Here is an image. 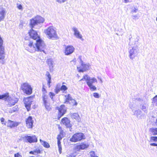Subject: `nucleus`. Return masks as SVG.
<instances>
[{
  "instance_id": "nucleus-1",
  "label": "nucleus",
  "mask_w": 157,
  "mask_h": 157,
  "mask_svg": "<svg viewBox=\"0 0 157 157\" xmlns=\"http://www.w3.org/2000/svg\"><path fill=\"white\" fill-rule=\"evenodd\" d=\"M30 37L35 42L30 41L28 45V50L31 53L36 51H43L44 52L43 49L45 48V44L44 42L39 37L36 31L32 29L29 32Z\"/></svg>"
},
{
  "instance_id": "nucleus-2",
  "label": "nucleus",
  "mask_w": 157,
  "mask_h": 157,
  "mask_svg": "<svg viewBox=\"0 0 157 157\" xmlns=\"http://www.w3.org/2000/svg\"><path fill=\"white\" fill-rule=\"evenodd\" d=\"M46 34L49 39H56L57 37L55 28L53 26H50L45 30Z\"/></svg>"
},
{
  "instance_id": "nucleus-3",
  "label": "nucleus",
  "mask_w": 157,
  "mask_h": 157,
  "mask_svg": "<svg viewBox=\"0 0 157 157\" xmlns=\"http://www.w3.org/2000/svg\"><path fill=\"white\" fill-rule=\"evenodd\" d=\"M79 59L80 60L79 63L81 66L79 67H77V70L79 72H83L86 71L89 69L90 65L88 63L85 64L82 61L81 59V56H79Z\"/></svg>"
},
{
  "instance_id": "nucleus-4",
  "label": "nucleus",
  "mask_w": 157,
  "mask_h": 157,
  "mask_svg": "<svg viewBox=\"0 0 157 157\" xmlns=\"http://www.w3.org/2000/svg\"><path fill=\"white\" fill-rule=\"evenodd\" d=\"M129 57L132 60L136 56L139 52V49L137 47H130L128 49Z\"/></svg>"
},
{
  "instance_id": "nucleus-5",
  "label": "nucleus",
  "mask_w": 157,
  "mask_h": 157,
  "mask_svg": "<svg viewBox=\"0 0 157 157\" xmlns=\"http://www.w3.org/2000/svg\"><path fill=\"white\" fill-rule=\"evenodd\" d=\"M0 99L5 100L8 101L11 105H14L17 101V99L14 98V99H13V98L10 97L8 93L2 95H0Z\"/></svg>"
},
{
  "instance_id": "nucleus-6",
  "label": "nucleus",
  "mask_w": 157,
  "mask_h": 157,
  "mask_svg": "<svg viewBox=\"0 0 157 157\" xmlns=\"http://www.w3.org/2000/svg\"><path fill=\"white\" fill-rule=\"evenodd\" d=\"M44 19L40 16H37L35 18H33L30 20L31 28H33L34 26L38 24L44 22Z\"/></svg>"
},
{
  "instance_id": "nucleus-7",
  "label": "nucleus",
  "mask_w": 157,
  "mask_h": 157,
  "mask_svg": "<svg viewBox=\"0 0 157 157\" xmlns=\"http://www.w3.org/2000/svg\"><path fill=\"white\" fill-rule=\"evenodd\" d=\"M84 139V135L82 133H78L74 134L70 139L72 142H76Z\"/></svg>"
},
{
  "instance_id": "nucleus-8",
  "label": "nucleus",
  "mask_w": 157,
  "mask_h": 157,
  "mask_svg": "<svg viewBox=\"0 0 157 157\" xmlns=\"http://www.w3.org/2000/svg\"><path fill=\"white\" fill-rule=\"evenodd\" d=\"M21 88L23 92L27 94L30 95L32 92V89L31 86L28 83H23L21 85Z\"/></svg>"
},
{
  "instance_id": "nucleus-9",
  "label": "nucleus",
  "mask_w": 157,
  "mask_h": 157,
  "mask_svg": "<svg viewBox=\"0 0 157 157\" xmlns=\"http://www.w3.org/2000/svg\"><path fill=\"white\" fill-rule=\"evenodd\" d=\"M24 141L25 142H29L30 143L36 142H37V139L35 135L29 136H25L22 137Z\"/></svg>"
},
{
  "instance_id": "nucleus-10",
  "label": "nucleus",
  "mask_w": 157,
  "mask_h": 157,
  "mask_svg": "<svg viewBox=\"0 0 157 157\" xmlns=\"http://www.w3.org/2000/svg\"><path fill=\"white\" fill-rule=\"evenodd\" d=\"M95 82L97 83V80L95 78H91L90 80L87 82V84L89 87L91 91H95L97 90V88L93 85Z\"/></svg>"
},
{
  "instance_id": "nucleus-11",
  "label": "nucleus",
  "mask_w": 157,
  "mask_h": 157,
  "mask_svg": "<svg viewBox=\"0 0 157 157\" xmlns=\"http://www.w3.org/2000/svg\"><path fill=\"white\" fill-rule=\"evenodd\" d=\"M33 98L30 97L28 98H25L24 100V103L25 107L26 108L27 111H29L30 109V106L33 101Z\"/></svg>"
},
{
  "instance_id": "nucleus-12",
  "label": "nucleus",
  "mask_w": 157,
  "mask_h": 157,
  "mask_svg": "<svg viewBox=\"0 0 157 157\" xmlns=\"http://www.w3.org/2000/svg\"><path fill=\"white\" fill-rule=\"evenodd\" d=\"M72 29L74 32V35L76 38L80 39L82 41L83 40L82 35L80 34V32L76 28L73 27L72 28Z\"/></svg>"
},
{
  "instance_id": "nucleus-13",
  "label": "nucleus",
  "mask_w": 157,
  "mask_h": 157,
  "mask_svg": "<svg viewBox=\"0 0 157 157\" xmlns=\"http://www.w3.org/2000/svg\"><path fill=\"white\" fill-rule=\"evenodd\" d=\"M33 121V118L32 117H29L26 120V126L28 128H32Z\"/></svg>"
},
{
  "instance_id": "nucleus-14",
  "label": "nucleus",
  "mask_w": 157,
  "mask_h": 157,
  "mask_svg": "<svg viewBox=\"0 0 157 157\" xmlns=\"http://www.w3.org/2000/svg\"><path fill=\"white\" fill-rule=\"evenodd\" d=\"M133 112V115L138 119H142L144 118V115L142 113V112L140 110H136Z\"/></svg>"
},
{
  "instance_id": "nucleus-15",
  "label": "nucleus",
  "mask_w": 157,
  "mask_h": 157,
  "mask_svg": "<svg viewBox=\"0 0 157 157\" xmlns=\"http://www.w3.org/2000/svg\"><path fill=\"white\" fill-rule=\"evenodd\" d=\"M7 126L10 128L17 126L20 124V123L17 122H15L10 120H8L6 122Z\"/></svg>"
},
{
  "instance_id": "nucleus-16",
  "label": "nucleus",
  "mask_w": 157,
  "mask_h": 157,
  "mask_svg": "<svg viewBox=\"0 0 157 157\" xmlns=\"http://www.w3.org/2000/svg\"><path fill=\"white\" fill-rule=\"evenodd\" d=\"M57 109L59 110L58 116H60V117L63 116L66 112V109L64 105H61L59 107H57Z\"/></svg>"
},
{
  "instance_id": "nucleus-17",
  "label": "nucleus",
  "mask_w": 157,
  "mask_h": 157,
  "mask_svg": "<svg viewBox=\"0 0 157 157\" xmlns=\"http://www.w3.org/2000/svg\"><path fill=\"white\" fill-rule=\"evenodd\" d=\"M75 48L71 45L67 46L65 48V55H68L72 54L74 51Z\"/></svg>"
},
{
  "instance_id": "nucleus-18",
  "label": "nucleus",
  "mask_w": 157,
  "mask_h": 157,
  "mask_svg": "<svg viewBox=\"0 0 157 157\" xmlns=\"http://www.w3.org/2000/svg\"><path fill=\"white\" fill-rule=\"evenodd\" d=\"M61 122L67 127L70 128L71 127V124L70 123V121L66 117L63 118L62 119Z\"/></svg>"
},
{
  "instance_id": "nucleus-19",
  "label": "nucleus",
  "mask_w": 157,
  "mask_h": 157,
  "mask_svg": "<svg viewBox=\"0 0 157 157\" xmlns=\"http://www.w3.org/2000/svg\"><path fill=\"white\" fill-rule=\"evenodd\" d=\"M89 145L87 144L82 143L80 144L77 145L76 147V150L79 151L80 150L84 149L89 147Z\"/></svg>"
},
{
  "instance_id": "nucleus-20",
  "label": "nucleus",
  "mask_w": 157,
  "mask_h": 157,
  "mask_svg": "<svg viewBox=\"0 0 157 157\" xmlns=\"http://www.w3.org/2000/svg\"><path fill=\"white\" fill-rule=\"evenodd\" d=\"M6 14L5 9L3 8H0V21L3 20L5 18Z\"/></svg>"
},
{
  "instance_id": "nucleus-21",
  "label": "nucleus",
  "mask_w": 157,
  "mask_h": 157,
  "mask_svg": "<svg viewBox=\"0 0 157 157\" xmlns=\"http://www.w3.org/2000/svg\"><path fill=\"white\" fill-rule=\"evenodd\" d=\"M140 107L144 113H147V112L148 105L146 103L141 104Z\"/></svg>"
},
{
  "instance_id": "nucleus-22",
  "label": "nucleus",
  "mask_w": 157,
  "mask_h": 157,
  "mask_svg": "<svg viewBox=\"0 0 157 157\" xmlns=\"http://www.w3.org/2000/svg\"><path fill=\"white\" fill-rule=\"evenodd\" d=\"M46 75H47L48 77V78L47 79V82H48V85L49 86V87H50V84L51 83V76L49 73L48 72H46Z\"/></svg>"
},
{
  "instance_id": "nucleus-23",
  "label": "nucleus",
  "mask_w": 157,
  "mask_h": 157,
  "mask_svg": "<svg viewBox=\"0 0 157 157\" xmlns=\"http://www.w3.org/2000/svg\"><path fill=\"white\" fill-rule=\"evenodd\" d=\"M53 61L52 59H47V63L50 68H52L53 67Z\"/></svg>"
},
{
  "instance_id": "nucleus-24",
  "label": "nucleus",
  "mask_w": 157,
  "mask_h": 157,
  "mask_svg": "<svg viewBox=\"0 0 157 157\" xmlns=\"http://www.w3.org/2000/svg\"><path fill=\"white\" fill-rule=\"evenodd\" d=\"M40 141L41 144L44 147L46 148H48L49 147V145L47 142L42 140L41 139H40Z\"/></svg>"
},
{
  "instance_id": "nucleus-25",
  "label": "nucleus",
  "mask_w": 157,
  "mask_h": 157,
  "mask_svg": "<svg viewBox=\"0 0 157 157\" xmlns=\"http://www.w3.org/2000/svg\"><path fill=\"white\" fill-rule=\"evenodd\" d=\"M91 78L87 75H86L83 76V78L81 79L80 81H82L84 80L87 82L89 81Z\"/></svg>"
},
{
  "instance_id": "nucleus-26",
  "label": "nucleus",
  "mask_w": 157,
  "mask_h": 157,
  "mask_svg": "<svg viewBox=\"0 0 157 157\" xmlns=\"http://www.w3.org/2000/svg\"><path fill=\"white\" fill-rule=\"evenodd\" d=\"M40 150L38 149L33 151H31L29 152V153L30 154H33L34 155H37V154L40 153Z\"/></svg>"
},
{
  "instance_id": "nucleus-27",
  "label": "nucleus",
  "mask_w": 157,
  "mask_h": 157,
  "mask_svg": "<svg viewBox=\"0 0 157 157\" xmlns=\"http://www.w3.org/2000/svg\"><path fill=\"white\" fill-rule=\"evenodd\" d=\"M65 97L66 98V100L65 101V103L69 102V101H71L72 99V98L71 97L70 95L69 94H68L67 95H65Z\"/></svg>"
},
{
  "instance_id": "nucleus-28",
  "label": "nucleus",
  "mask_w": 157,
  "mask_h": 157,
  "mask_svg": "<svg viewBox=\"0 0 157 157\" xmlns=\"http://www.w3.org/2000/svg\"><path fill=\"white\" fill-rule=\"evenodd\" d=\"M153 135H157V128H152L150 129Z\"/></svg>"
},
{
  "instance_id": "nucleus-29",
  "label": "nucleus",
  "mask_w": 157,
  "mask_h": 157,
  "mask_svg": "<svg viewBox=\"0 0 157 157\" xmlns=\"http://www.w3.org/2000/svg\"><path fill=\"white\" fill-rule=\"evenodd\" d=\"M4 54V48L2 44L0 46V56H2V55Z\"/></svg>"
},
{
  "instance_id": "nucleus-30",
  "label": "nucleus",
  "mask_w": 157,
  "mask_h": 157,
  "mask_svg": "<svg viewBox=\"0 0 157 157\" xmlns=\"http://www.w3.org/2000/svg\"><path fill=\"white\" fill-rule=\"evenodd\" d=\"M71 117L72 118L77 119L79 117V116L78 113H74L71 114Z\"/></svg>"
},
{
  "instance_id": "nucleus-31",
  "label": "nucleus",
  "mask_w": 157,
  "mask_h": 157,
  "mask_svg": "<svg viewBox=\"0 0 157 157\" xmlns=\"http://www.w3.org/2000/svg\"><path fill=\"white\" fill-rule=\"evenodd\" d=\"M42 97L43 98V101H44V103L46 102L47 101V100L48 98V96L44 94L42 96Z\"/></svg>"
},
{
  "instance_id": "nucleus-32",
  "label": "nucleus",
  "mask_w": 157,
  "mask_h": 157,
  "mask_svg": "<svg viewBox=\"0 0 157 157\" xmlns=\"http://www.w3.org/2000/svg\"><path fill=\"white\" fill-rule=\"evenodd\" d=\"M44 103L46 109L48 111L50 110L51 108L49 107V104L47 102Z\"/></svg>"
},
{
  "instance_id": "nucleus-33",
  "label": "nucleus",
  "mask_w": 157,
  "mask_h": 157,
  "mask_svg": "<svg viewBox=\"0 0 157 157\" xmlns=\"http://www.w3.org/2000/svg\"><path fill=\"white\" fill-rule=\"evenodd\" d=\"M89 153L91 157H98V156L95 155L94 151H91Z\"/></svg>"
},
{
  "instance_id": "nucleus-34",
  "label": "nucleus",
  "mask_w": 157,
  "mask_h": 157,
  "mask_svg": "<svg viewBox=\"0 0 157 157\" xmlns=\"http://www.w3.org/2000/svg\"><path fill=\"white\" fill-rule=\"evenodd\" d=\"M60 88L61 90L63 91H65L67 89V87L64 85H62Z\"/></svg>"
},
{
  "instance_id": "nucleus-35",
  "label": "nucleus",
  "mask_w": 157,
  "mask_h": 157,
  "mask_svg": "<svg viewBox=\"0 0 157 157\" xmlns=\"http://www.w3.org/2000/svg\"><path fill=\"white\" fill-rule=\"evenodd\" d=\"M71 102H70V103L71 104L72 103V105H77V103L75 101V100L74 99H72V100L71 101Z\"/></svg>"
},
{
  "instance_id": "nucleus-36",
  "label": "nucleus",
  "mask_w": 157,
  "mask_h": 157,
  "mask_svg": "<svg viewBox=\"0 0 157 157\" xmlns=\"http://www.w3.org/2000/svg\"><path fill=\"white\" fill-rule=\"evenodd\" d=\"M49 95L50 96V98L52 100H54V99L53 98V97L55 95V94H54V93L51 92H50L49 93Z\"/></svg>"
},
{
  "instance_id": "nucleus-37",
  "label": "nucleus",
  "mask_w": 157,
  "mask_h": 157,
  "mask_svg": "<svg viewBox=\"0 0 157 157\" xmlns=\"http://www.w3.org/2000/svg\"><path fill=\"white\" fill-rule=\"evenodd\" d=\"M129 107L130 109H131L133 111L134 109V105L132 103H130L129 105Z\"/></svg>"
},
{
  "instance_id": "nucleus-38",
  "label": "nucleus",
  "mask_w": 157,
  "mask_h": 157,
  "mask_svg": "<svg viewBox=\"0 0 157 157\" xmlns=\"http://www.w3.org/2000/svg\"><path fill=\"white\" fill-rule=\"evenodd\" d=\"M93 96L95 98H100L99 94L97 93H94L93 94Z\"/></svg>"
},
{
  "instance_id": "nucleus-39",
  "label": "nucleus",
  "mask_w": 157,
  "mask_h": 157,
  "mask_svg": "<svg viewBox=\"0 0 157 157\" xmlns=\"http://www.w3.org/2000/svg\"><path fill=\"white\" fill-rule=\"evenodd\" d=\"M0 120L2 124H4L5 125H6L7 122L4 121L5 119L3 118H2Z\"/></svg>"
},
{
  "instance_id": "nucleus-40",
  "label": "nucleus",
  "mask_w": 157,
  "mask_h": 157,
  "mask_svg": "<svg viewBox=\"0 0 157 157\" xmlns=\"http://www.w3.org/2000/svg\"><path fill=\"white\" fill-rule=\"evenodd\" d=\"M67 0H56V1L59 3H64Z\"/></svg>"
},
{
  "instance_id": "nucleus-41",
  "label": "nucleus",
  "mask_w": 157,
  "mask_h": 157,
  "mask_svg": "<svg viewBox=\"0 0 157 157\" xmlns=\"http://www.w3.org/2000/svg\"><path fill=\"white\" fill-rule=\"evenodd\" d=\"M76 156L75 154L72 153L70 154H68L67 155V157H75Z\"/></svg>"
},
{
  "instance_id": "nucleus-42",
  "label": "nucleus",
  "mask_w": 157,
  "mask_h": 157,
  "mask_svg": "<svg viewBox=\"0 0 157 157\" xmlns=\"http://www.w3.org/2000/svg\"><path fill=\"white\" fill-rule=\"evenodd\" d=\"M153 101L154 102L157 104V95L153 98Z\"/></svg>"
},
{
  "instance_id": "nucleus-43",
  "label": "nucleus",
  "mask_w": 157,
  "mask_h": 157,
  "mask_svg": "<svg viewBox=\"0 0 157 157\" xmlns=\"http://www.w3.org/2000/svg\"><path fill=\"white\" fill-rule=\"evenodd\" d=\"M17 8L19 9L20 10H22L23 9V8L22 5L21 4H17Z\"/></svg>"
},
{
  "instance_id": "nucleus-44",
  "label": "nucleus",
  "mask_w": 157,
  "mask_h": 157,
  "mask_svg": "<svg viewBox=\"0 0 157 157\" xmlns=\"http://www.w3.org/2000/svg\"><path fill=\"white\" fill-rule=\"evenodd\" d=\"M138 10L136 9L135 7H134L133 9H132L131 11V13H136L137 11Z\"/></svg>"
},
{
  "instance_id": "nucleus-45",
  "label": "nucleus",
  "mask_w": 157,
  "mask_h": 157,
  "mask_svg": "<svg viewBox=\"0 0 157 157\" xmlns=\"http://www.w3.org/2000/svg\"><path fill=\"white\" fill-rule=\"evenodd\" d=\"M62 135H58L57 137V140H61L63 136H61Z\"/></svg>"
},
{
  "instance_id": "nucleus-46",
  "label": "nucleus",
  "mask_w": 157,
  "mask_h": 157,
  "mask_svg": "<svg viewBox=\"0 0 157 157\" xmlns=\"http://www.w3.org/2000/svg\"><path fill=\"white\" fill-rule=\"evenodd\" d=\"M59 132H60L59 135H62V136H63V131L62 130L61 128L59 127Z\"/></svg>"
},
{
  "instance_id": "nucleus-47",
  "label": "nucleus",
  "mask_w": 157,
  "mask_h": 157,
  "mask_svg": "<svg viewBox=\"0 0 157 157\" xmlns=\"http://www.w3.org/2000/svg\"><path fill=\"white\" fill-rule=\"evenodd\" d=\"M60 88L59 89L57 88H56L55 89V92L56 94H58L59 92L60 91Z\"/></svg>"
},
{
  "instance_id": "nucleus-48",
  "label": "nucleus",
  "mask_w": 157,
  "mask_h": 157,
  "mask_svg": "<svg viewBox=\"0 0 157 157\" xmlns=\"http://www.w3.org/2000/svg\"><path fill=\"white\" fill-rule=\"evenodd\" d=\"M58 148H59V151L60 154L62 152V147L61 145H58Z\"/></svg>"
},
{
  "instance_id": "nucleus-49",
  "label": "nucleus",
  "mask_w": 157,
  "mask_h": 157,
  "mask_svg": "<svg viewBox=\"0 0 157 157\" xmlns=\"http://www.w3.org/2000/svg\"><path fill=\"white\" fill-rule=\"evenodd\" d=\"M151 139L153 140V141H157V137L156 136H152L151 137Z\"/></svg>"
},
{
  "instance_id": "nucleus-50",
  "label": "nucleus",
  "mask_w": 157,
  "mask_h": 157,
  "mask_svg": "<svg viewBox=\"0 0 157 157\" xmlns=\"http://www.w3.org/2000/svg\"><path fill=\"white\" fill-rule=\"evenodd\" d=\"M21 157V155L19 153L14 154V157Z\"/></svg>"
},
{
  "instance_id": "nucleus-51",
  "label": "nucleus",
  "mask_w": 157,
  "mask_h": 157,
  "mask_svg": "<svg viewBox=\"0 0 157 157\" xmlns=\"http://www.w3.org/2000/svg\"><path fill=\"white\" fill-rule=\"evenodd\" d=\"M132 17L134 19H135L136 18L137 19L138 18L137 15H132Z\"/></svg>"
},
{
  "instance_id": "nucleus-52",
  "label": "nucleus",
  "mask_w": 157,
  "mask_h": 157,
  "mask_svg": "<svg viewBox=\"0 0 157 157\" xmlns=\"http://www.w3.org/2000/svg\"><path fill=\"white\" fill-rule=\"evenodd\" d=\"M150 145L153 146H157V144L155 143H153L150 144Z\"/></svg>"
},
{
  "instance_id": "nucleus-53",
  "label": "nucleus",
  "mask_w": 157,
  "mask_h": 157,
  "mask_svg": "<svg viewBox=\"0 0 157 157\" xmlns=\"http://www.w3.org/2000/svg\"><path fill=\"white\" fill-rule=\"evenodd\" d=\"M98 79H99L100 80V81L101 83H102L103 82L102 78L101 77H98Z\"/></svg>"
},
{
  "instance_id": "nucleus-54",
  "label": "nucleus",
  "mask_w": 157,
  "mask_h": 157,
  "mask_svg": "<svg viewBox=\"0 0 157 157\" xmlns=\"http://www.w3.org/2000/svg\"><path fill=\"white\" fill-rule=\"evenodd\" d=\"M60 140H57V144L58 145H61Z\"/></svg>"
},
{
  "instance_id": "nucleus-55",
  "label": "nucleus",
  "mask_w": 157,
  "mask_h": 157,
  "mask_svg": "<svg viewBox=\"0 0 157 157\" xmlns=\"http://www.w3.org/2000/svg\"><path fill=\"white\" fill-rule=\"evenodd\" d=\"M42 91L44 92H44H45L46 93V92L45 89L44 87L42 88Z\"/></svg>"
},
{
  "instance_id": "nucleus-56",
  "label": "nucleus",
  "mask_w": 157,
  "mask_h": 157,
  "mask_svg": "<svg viewBox=\"0 0 157 157\" xmlns=\"http://www.w3.org/2000/svg\"><path fill=\"white\" fill-rule=\"evenodd\" d=\"M130 0H124V2L125 3H127L128 2H130Z\"/></svg>"
},
{
  "instance_id": "nucleus-57",
  "label": "nucleus",
  "mask_w": 157,
  "mask_h": 157,
  "mask_svg": "<svg viewBox=\"0 0 157 157\" xmlns=\"http://www.w3.org/2000/svg\"><path fill=\"white\" fill-rule=\"evenodd\" d=\"M4 58V56H1V57H0V60L3 59Z\"/></svg>"
},
{
  "instance_id": "nucleus-58",
  "label": "nucleus",
  "mask_w": 157,
  "mask_h": 157,
  "mask_svg": "<svg viewBox=\"0 0 157 157\" xmlns=\"http://www.w3.org/2000/svg\"><path fill=\"white\" fill-rule=\"evenodd\" d=\"M22 22L21 21L20 22V24H19V26L21 27H22Z\"/></svg>"
},
{
  "instance_id": "nucleus-59",
  "label": "nucleus",
  "mask_w": 157,
  "mask_h": 157,
  "mask_svg": "<svg viewBox=\"0 0 157 157\" xmlns=\"http://www.w3.org/2000/svg\"><path fill=\"white\" fill-rule=\"evenodd\" d=\"M155 126H157V118L156 120V121L155 122Z\"/></svg>"
},
{
  "instance_id": "nucleus-60",
  "label": "nucleus",
  "mask_w": 157,
  "mask_h": 157,
  "mask_svg": "<svg viewBox=\"0 0 157 157\" xmlns=\"http://www.w3.org/2000/svg\"><path fill=\"white\" fill-rule=\"evenodd\" d=\"M29 157H35L34 156H30Z\"/></svg>"
},
{
  "instance_id": "nucleus-61",
  "label": "nucleus",
  "mask_w": 157,
  "mask_h": 157,
  "mask_svg": "<svg viewBox=\"0 0 157 157\" xmlns=\"http://www.w3.org/2000/svg\"><path fill=\"white\" fill-rule=\"evenodd\" d=\"M13 111H15V109H13Z\"/></svg>"
},
{
  "instance_id": "nucleus-62",
  "label": "nucleus",
  "mask_w": 157,
  "mask_h": 157,
  "mask_svg": "<svg viewBox=\"0 0 157 157\" xmlns=\"http://www.w3.org/2000/svg\"><path fill=\"white\" fill-rule=\"evenodd\" d=\"M130 39H131V38H129V40H130Z\"/></svg>"
}]
</instances>
